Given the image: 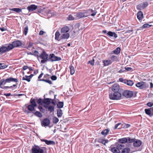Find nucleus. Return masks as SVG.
<instances>
[{
    "label": "nucleus",
    "instance_id": "nucleus-2",
    "mask_svg": "<svg viewBox=\"0 0 153 153\" xmlns=\"http://www.w3.org/2000/svg\"><path fill=\"white\" fill-rule=\"evenodd\" d=\"M121 97V94L119 91L114 92L113 94L111 93L109 94L110 99L112 100H119Z\"/></svg>",
    "mask_w": 153,
    "mask_h": 153
},
{
    "label": "nucleus",
    "instance_id": "nucleus-17",
    "mask_svg": "<svg viewBox=\"0 0 153 153\" xmlns=\"http://www.w3.org/2000/svg\"><path fill=\"white\" fill-rule=\"evenodd\" d=\"M37 6L35 4H31L27 7V10L29 12L33 11L37 8Z\"/></svg>",
    "mask_w": 153,
    "mask_h": 153
},
{
    "label": "nucleus",
    "instance_id": "nucleus-28",
    "mask_svg": "<svg viewBox=\"0 0 153 153\" xmlns=\"http://www.w3.org/2000/svg\"><path fill=\"white\" fill-rule=\"evenodd\" d=\"M111 151L114 153H120V151L118 150L117 147H113L111 149Z\"/></svg>",
    "mask_w": 153,
    "mask_h": 153
},
{
    "label": "nucleus",
    "instance_id": "nucleus-3",
    "mask_svg": "<svg viewBox=\"0 0 153 153\" xmlns=\"http://www.w3.org/2000/svg\"><path fill=\"white\" fill-rule=\"evenodd\" d=\"M12 46L11 45H8L5 46H2L0 48V55L2 54L7 52H8L12 49Z\"/></svg>",
    "mask_w": 153,
    "mask_h": 153
},
{
    "label": "nucleus",
    "instance_id": "nucleus-49",
    "mask_svg": "<svg viewBox=\"0 0 153 153\" xmlns=\"http://www.w3.org/2000/svg\"><path fill=\"white\" fill-rule=\"evenodd\" d=\"M2 85H0V87L1 88H2L4 90L7 89L8 88H12V86H3V87H2Z\"/></svg>",
    "mask_w": 153,
    "mask_h": 153
},
{
    "label": "nucleus",
    "instance_id": "nucleus-45",
    "mask_svg": "<svg viewBox=\"0 0 153 153\" xmlns=\"http://www.w3.org/2000/svg\"><path fill=\"white\" fill-rule=\"evenodd\" d=\"M27 76L25 75V77H23L22 78V80H26L28 82H30V78L29 77H27Z\"/></svg>",
    "mask_w": 153,
    "mask_h": 153
},
{
    "label": "nucleus",
    "instance_id": "nucleus-39",
    "mask_svg": "<svg viewBox=\"0 0 153 153\" xmlns=\"http://www.w3.org/2000/svg\"><path fill=\"white\" fill-rule=\"evenodd\" d=\"M34 115L39 117H42V114L39 111H36L34 113Z\"/></svg>",
    "mask_w": 153,
    "mask_h": 153
},
{
    "label": "nucleus",
    "instance_id": "nucleus-7",
    "mask_svg": "<svg viewBox=\"0 0 153 153\" xmlns=\"http://www.w3.org/2000/svg\"><path fill=\"white\" fill-rule=\"evenodd\" d=\"M74 16L76 19L82 18L88 16L86 11L83 12H79L75 14Z\"/></svg>",
    "mask_w": 153,
    "mask_h": 153
},
{
    "label": "nucleus",
    "instance_id": "nucleus-58",
    "mask_svg": "<svg viewBox=\"0 0 153 153\" xmlns=\"http://www.w3.org/2000/svg\"><path fill=\"white\" fill-rule=\"evenodd\" d=\"M45 82L48 83L49 84H52V82H51V81L50 80L45 79Z\"/></svg>",
    "mask_w": 153,
    "mask_h": 153
},
{
    "label": "nucleus",
    "instance_id": "nucleus-10",
    "mask_svg": "<svg viewBox=\"0 0 153 153\" xmlns=\"http://www.w3.org/2000/svg\"><path fill=\"white\" fill-rule=\"evenodd\" d=\"M133 94L132 91L128 90L124 91L123 93V95L126 98L131 97L132 96Z\"/></svg>",
    "mask_w": 153,
    "mask_h": 153
},
{
    "label": "nucleus",
    "instance_id": "nucleus-35",
    "mask_svg": "<svg viewBox=\"0 0 153 153\" xmlns=\"http://www.w3.org/2000/svg\"><path fill=\"white\" fill-rule=\"evenodd\" d=\"M62 111L61 109H58L57 110V116L58 117H60L62 115Z\"/></svg>",
    "mask_w": 153,
    "mask_h": 153
},
{
    "label": "nucleus",
    "instance_id": "nucleus-31",
    "mask_svg": "<svg viewBox=\"0 0 153 153\" xmlns=\"http://www.w3.org/2000/svg\"><path fill=\"white\" fill-rule=\"evenodd\" d=\"M116 146L118 150H119V151H120L121 150H122L124 148L125 146L123 144L119 143Z\"/></svg>",
    "mask_w": 153,
    "mask_h": 153
},
{
    "label": "nucleus",
    "instance_id": "nucleus-44",
    "mask_svg": "<svg viewBox=\"0 0 153 153\" xmlns=\"http://www.w3.org/2000/svg\"><path fill=\"white\" fill-rule=\"evenodd\" d=\"M37 104L40 105H42L43 103V100L41 99H39L36 101Z\"/></svg>",
    "mask_w": 153,
    "mask_h": 153
},
{
    "label": "nucleus",
    "instance_id": "nucleus-22",
    "mask_svg": "<svg viewBox=\"0 0 153 153\" xmlns=\"http://www.w3.org/2000/svg\"><path fill=\"white\" fill-rule=\"evenodd\" d=\"M137 18L139 20H142L143 17V14L142 12L139 11L137 13Z\"/></svg>",
    "mask_w": 153,
    "mask_h": 153
},
{
    "label": "nucleus",
    "instance_id": "nucleus-26",
    "mask_svg": "<svg viewBox=\"0 0 153 153\" xmlns=\"http://www.w3.org/2000/svg\"><path fill=\"white\" fill-rule=\"evenodd\" d=\"M130 151V148L128 147L124 148L122 150L121 153H129Z\"/></svg>",
    "mask_w": 153,
    "mask_h": 153
},
{
    "label": "nucleus",
    "instance_id": "nucleus-15",
    "mask_svg": "<svg viewBox=\"0 0 153 153\" xmlns=\"http://www.w3.org/2000/svg\"><path fill=\"white\" fill-rule=\"evenodd\" d=\"M120 89V86L118 84H114L112 86V90L114 92L119 91Z\"/></svg>",
    "mask_w": 153,
    "mask_h": 153
},
{
    "label": "nucleus",
    "instance_id": "nucleus-18",
    "mask_svg": "<svg viewBox=\"0 0 153 153\" xmlns=\"http://www.w3.org/2000/svg\"><path fill=\"white\" fill-rule=\"evenodd\" d=\"M40 140L42 142H45L48 145H54L55 143L54 141L51 140H46L40 139Z\"/></svg>",
    "mask_w": 153,
    "mask_h": 153
},
{
    "label": "nucleus",
    "instance_id": "nucleus-33",
    "mask_svg": "<svg viewBox=\"0 0 153 153\" xmlns=\"http://www.w3.org/2000/svg\"><path fill=\"white\" fill-rule=\"evenodd\" d=\"M35 107L32 105H29L27 106V108L29 110L33 111L35 110Z\"/></svg>",
    "mask_w": 153,
    "mask_h": 153
},
{
    "label": "nucleus",
    "instance_id": "nucleus-40",
    "mask_svg": "<svg viewBox=\"0 0 153 153\" xmlns=\"http://www.w3.org/2000/svg\"><path fill=\"white\" fill-rule=\"evenodd\" d=\"M54 107L53 105H50L48 107V110L51 112L54 111Z\"/></svg>",
    "mask_w": 153,
    "mask_h": 153
},
{
    "label": "nucleus",
    "instance_id": "nucleus-34",
    "mask_svg": "<svg viewBox=\"0 0 153 153\" xmlns=\"http://www.w3.org/2000/svg\"><path fill=\"white\" fill-rule=\"evenodd\" d=\"M109 131V130L108 129H105L104 130H103L101 133V134L102 135H104L105 136H106L107 135Z\"/></svg>",
    "mask_w": 153,
    "mask_h": 153
},
{
    "label": "nucleus",
    "instance_id": "nucleus-59",
    "mask_svg": "<svg viewBox=\"0 0 153 153\" xmlns=\"http://www.w3.org/2000/svg\"><path fill=\"white\" fill-rule=\"evenodd\" d=\"M131 126V125L128 124H125V127L126 128H129Z\"/></svg>",
    "mask_w": 153,
    "mask_h": 153
},
{
    "label": "nucleus",
    "instance_id": "nucleus-20",
    "mask_svg": "<svg viewBox=\"0 0 153 153\" xmlns=\"http://www.w3.org/2000/svg\"><path fill=\"white\" fill-rule=\"evenodd\" d=\"M107 35L110 37H112L114 38V39L116 38L117 37V34L114 32H112L111 31H108Z\"/></svg>",
    "mask_w": 153,
    "mask_h": 153
},
{
    "label": "nucleus",
    "instance_id": "nucleus-47",
    "mask_svg": "<svg viewBox=\"0 0 153 153\" xmlns=\"http://www.w3.org/2000/svg\"><path fill=\"white\" fill-rule=\"evenodd\" d=\"M111 59L112 62L117 61L118 60V58L117 56L113 55L112 56L111 58Z\"/></svg>",
    "mask_w": 153,
    "mask_h": 153
},
{
    "label": "nucleus",
    "instance_id": "nucleus-41",
    "mask_svg": "<svg viewBox=\"0 0 153 153\" xmlns=\"http://www.w3.org/2000/svg\"><path fill=\"white\" fill-rule=\"evenodd\" d=\"M64 105V103L62 102H59L57 104V107L59 108H62Z\"/></svg>",
    "mask_w": 153,
    "mask_h": 153
},
{
    "label": "nucleus",
    "instance_id": "nucleus-54",
    "mask_svg": "<svg viewBox=\"0 0 153 153\" xmlns=\"http://www.w3.org/2000/svg\"><path fill=\"white\" fill-rule=\"evenodd\" d=\"M125 70L128 71H131L132 70V69L130 67H125Z\"/></svg>",
    "mask_w": 153,
    "mask_h": 153
},
{
    "label": "nucleus",
    "instance_id": "nucleus-29",
    "mask_svg": "<svg viewBox=\"0 0 153 153\" xmlns=\"http://www.w3.org/2000/svg\"><path fill=\"white\" fill-rule=\"evenodd\" d=\"M60 35V34L59 32L58 31H57L55 34V39L58 41L60 40H61L60 38V39H59Z\"/></svg>",
    "mask_w": 153,
    "mask_h": 153
},
{
    "label": "nucleus",
    "instance_id": "nucleus-9",
    "mask_svg": "<svg viewBox=\"0 0 153 153\" xmlns=\"http://www.w3.org/2000/svg\"><path fill=\"white\" fill-rule=\"evenodd\" d=\"M22 43L20 41L17 40L13 42L12 44H9V45H11L12 46V49L14 47H19L22 45Z\"/></svg>",
    "mask_w": 153,
    "mask_h": 153
},
{
    "label": "nucleus",
    "instance_id": "nucleus-61",
    "mask_svg": "<svg viewBox=\"0 0 153 153\" xmlns=\"http://www.w3.org/2000/svg\"><path fill=\"white\" fill-rule=\"evenodd\" d=\"M121 124L120 123H118L116 124L114 127V129H117L118 126L121 125Z\"/></svg>",
    "mask_w": 153,
    "mask_h": 153
},
{
    "label": "nucleus",
    "instance_id": "nucleus-56",
    "mask_svg": "<svg viewBox=\"0 0 153 153\" xmlns=\"http://www.w3.org/2000/svg\"><path fill=\"white\" fill-rule=\"evenodd\" d=\"M38 108L39 109L40 111L41 112H43L44 111V109L41 106H39L38 107Z\"/></svg>",
    "mask_w": 153,
    "mask_h": 153
},
{
    "label": "nucleus",
    "instance_id": "nucleus-12",
    "mask_svg": "<svg viewBox=\"0 0 153 153\" xmlns=\"http://www.w3.org/2000/svg\"><path fill=\"white\" fill-rule=\"evenodd\" d=\"M88 16L91 15L92 16H94L97 13V11L95 10H93L92 9H89L87 11H86Z\"/></svg>",
    "mask_w": 153,
    "mask_h": 153
},
{
    "label": "nucleus",
    "instance_id": "nucleus-37",
    "mask_svg": "<svg viewBox=\"0 0 153 153\" xmlns=\"http://www.w3.org/2000/svg\"><path fill=\"white\" fill-rule=\"evenodd\" d=\"M30 102L31 104V105L36 107L37 106L36 104V100L35 99H32V98L30 100Z\"/></svg>",
    "mask_w": 153,
    "mask_h": 153
},
{
    "label": "nucleus",
    "instance_id": "nucleus-36",
    "mask_svg": "<svg viewBox=\"0 0 153 153\" xmlns=\"http://www.w3.org/2000/svg\"><path fill=\"white\" fill-rule=\"evenodd\" d=\"M127 143H133L134 141L136 140L135 138H131L129 137H127Z\"/></svg>",
    "mask_w": 153,
    "mask_h": 153
},
{
    "label": "nucleus",
    "instance_id": "nucleus-38",
    "mask_svg": "<svg viewBox=\"0 0 153 153\" xmlns=\"http://www.w3.org/2000/svg\"><path fill=\"white\" fill-rule=\"evenodd\" d=\"M120 48L119 47H117L113 51V53L116 54H118L120 53Z\"/></svg>",
    "mask_w": 153,
    "mask_h": 153
},
{
    "label": "nucleus",
    "instance_id": "nucleus-32",
    "mask_svg": "<svg viewBox=\"0 0 153 153\" xmlns=\"http://www.w3.org/2000/svg\"><path fill=\"white\" fill-rule=\"evenodd\" d=\"M104 65V66H106L111 64L112 63V62L111 60H104L103 61Z\"/></svg>",
    "mask_w": 153,
    "mask_h": 153
},
{
    "label": "nucleus",
    "instance_id": "nucleus-14",
    "mask_svg": "<svg viewBox=\"0 0 153 153\" xmlns=\"http://www.w3.org/2000/svg\"><path fill=\"white\" fill-rule=\"evenodd\" d=\"M50 123V121L48 118H45L43 119L42 122V126H48Z\"/></svg>",
    "mask_w": 153,
    "mask_h": 153
},
{
    "label": "nucleus",
    "instance_id": "nucleus-1",
    "mask_svg": "<svg viewBox=\"0 0 153 153\" xmlns=\"http://www.w3.org/2000/svg\"><path fill=\"white\" fill-rule=\"evenodd\" d=\"M39 57L42 59L41 61V62L42 64L45 63L49 61V55L44 51H42Z\"/></svg>",
    "mask_w": 153,
    "mask_h": 153
},
{
    "label": "nucleus",
    "instance_id": "nucleus-46",
    "mask_svg": "<svg viewBox=\"0 0 153 153\" xmlns=\"http://www.w3.org/2000/svg\"><path fill=\"white\" fill-rule=\"evenodd\" d=\"M59 119L55 117H54L53 118V122L54 123L56 124L59 121Z\"/></svg>",
    "mask_w": 153,
    "mask_h": 153
},
{
    "label": "nucleus",
    "instance_id": "nucleus-27",
    "mask_svg": "<svg viewBox=\"0 0 153 153\" xmlns=\"http://www.w3.org/2000/svg\"><path fill=\"white\" fill-rule=\"evenodd\" d=\"M124 83L130 86L134 84L132 80H125Z\"/></svg>",
    "mask_w": 153,
    "mask_h": 153
},
{
    "label": "nucleus",
    "instance_id": "nucleus-11",
    "mask_svg": "<svg viewBox=\"0 0 153 153\" xmlns=\"http://www.w3.org/2000/svg\"><path fill=\"white\" fill-rule=\"evenodd\" d=\"M148 5V3L147 2H143L142 4L138 5L137 6V9L142 10L145 9Z\"/></svg>",
    "mask_w": 153,
    "mask_h": 153
},
{
    "label": "nucleus",
    "instance_id": "nucleus-5",
    "mask_svg": "<svg viewBox=\"0 0 153 153\" xmlns=\"http://www.w3.org/2000/svg\"><path fill=\"white\" fill-rule=\"evenodd\" d=\"M6 81V82L9 83L11 82H18V80L16 78H13L12 77H10L6 79H1L0 81V85H2L3 83Z\"/></svg>",
    "mask_w": 153,
    "mask_h": 153
},
{
    "label": "nucleus",
    "instance_id": "nucleus-50",
    "mask_svg": "<svg viewBox=\"0 0 153 153\" xmlns=\"http://www.w3.org/2000/svg\"><path fill=\"white\" fill-rule=\"evenodd\" d=\"M108 142V140H102L100 143H101L102 144L104 145H106V143H107Z\"/></svg>",
    "mask_w": 153,
    "mask_h": 153
},
{
    "label": "nucleus",
    "instance_id": "nucleus-21",
    "mask_svg": "<svg viewBox=\"0 0 153 153\" xmlns=\"http://www.w3.org/2000/svg\"><path fill=\"white\" fill-rule=\"evenodd\" d=\"M70 36L69 33H62L60 36V39H67Z\"/></svg>",
    "mask_w": 153,
    "mask_h": 153
},
{
    "label": "nucleus",
    "instance_id": "nucleus-51",
    "mask_svg": "<svg viewBox=\"0 0 153 153\" xmlns=\"http://www.w3.org/2000/svg\"><path fill=\"white\" fill-rule=\"evenodd\" d=\"M94 59H93L92 60L89 61L88 62V63H90L92 65H93L94 64Z\"/></svg>",
    "mask_w": 153,
    "mask_h": 153
},
{
    "label": "nucleus",
    "instance_id": "nucleus-62",
    "mask_svg": "<svg viewBox=\"0 0 153 153\" xmlns=\"http://www.w3.org/2000/svg\"><path fill=\"white\" fill-rule=\"evenodd\" d=\"M28 68V67L27 65H25L23 67V69L25 70Z\"/></svg>",
    "mask_w": 153,
    "mask_h": 153
},
{
    "label": "nucleus",
    "instance_id": "nucleus-42",
    "mask_svg": "<svg viewBox=\"0 0 153 153\" xmlns=\"http://www.w3.org/2000/svg\"><path fill=\"white\" fill-rule=\"evenodd\" d=\"M70 70L71 74L73 75L75 73V70L74 67L73 66H71L70 67Z\"/></svg>",
    "mask_w": 153,
    "mask_h": 153
},
{
    "label": "nucleus",
    "instance_id": "nucleus-53",
    "mask_svg": "<svg viewBox=\"0 0 153 153\" xmlns=\"http://www.w3.org/2000/svg\"><path fill=\"white\" fill-rule=\"evenodd\" d=\"M33 55L38 56L39 55V53L38 51H34Z\"/></svg>",
    "mask_w": 153,
    "mask_h": 153
},
{
    "label": "nucleus",
    "instance_id": "nucleus-24",
    "mask_svg": "<svg viewBox=\"0 0 153 153\" xmlns=\"http://www.w3.org/2000/svg\"><path fill=\"white\" fill-rule=\"evenodd\" d=\"M152 26H153V25L146 23L140 27L138 30H142V29L149 28Z\"/></svg>",
    "mask_w": 153,
    "mask_h": 153
},
{
    "label": "nucleus",
    "instance_id": "nucleus-30",
    "mask_svg": "<svg viewBox=\"0 0 153 153\" xmlns=\"http://www.w3.org/2000/svg\"><path fill=\"white\" fill-rule=\"evenodd\" d=\"M9 10H10L15 11L17 13L21 12L22 11V9L19 8H10Z\"/></svg>",
    "mask_w": 153,
    "mask_h": 153
},
{
    "label": "nucleus",
    "instance_id": "nucleus-43",
    "mask_svg": "<svg viewBox=\"0 0 153 153\" xmlns=\"http://www.w3.org/2000/svg\"><path fill=\"white\" fill-rule=\"evenodd\" d=\"M28 30V27L27 25L25 26L23 30V32L25 35L26 36L27 34Z\"/></svg>",
    "mask_w": 153,
    "mask_h": 153
},
{
    "label": "nucleus",
    "instance_id": "nucleus-4",
    "mask_svg": "<svg viewBox=\"0 0 153 153\" xmlns=\"http://www.w3.org/2000/svg\"><path fill=\"white\" fill-rule=\"evenodd\" d=\"M32 153H44V150L38 146L34 145L32 148Z\"/></svg>",
    "mask_w": 153,
    "mask_h": 153
},
{
    "label": "nucleus",
    "instance_id": "nucleus-25",
    "mask_svg": "<svg viewBox=\"0 0 153 153\" xmlns=\"http://www.w3.org/2000/svg\"><path fill=\"white\" fill-rule=\"evenodd\" d=\"M51 99L50 98H45L43 100V103L47 105H49L51 102Z\"/></svg>",
    "mask_w": 153,
    "mask_h": 153
},
{
    "label": "nucleus",
    "instance_id": "nucleus-57",
    "mask_svg": "<svg viewBox=\"0 0 153 153\" xmlns=\"http://www.w3.org/2000/svg\"><path fill=\"white\" fill-rule=\"evenodd\" d=\"M126 80L124 79L123 78H120L119 79V81L120 82H123L124 83L125 82V81Z\"/></svg>",
    "mask_w": 153,
    "mask_h": 153
},
{
    "label": "nucleus",
    "instance_id": "nucleus-19",
    "mask_svg": "<svg viewBox=\"0 0 153 153\" xmlns=\"http://www.w3.org/2000/svg\"><path fill=\"white\" fill-rule=\"evenodd\" d=\"M70 30L69 28L67 26H65L62 27L61 30V33L62 34V33H67Z\"/></svg>",
    "mask_w": 153,
    "mask_h": 153
},
{
    "label": "nucleus",
    "instance_id": "nucleus-48",
    "mask_svg": "<svg viewBox=\"0 0 153 153\" xmlns=\"http://www.w3.org/2000/svg\"><path fill=\"white\" fill-rule=\"evenodd\" d=\"M75 18L73 17V16L71 15H69L68 17L67 18V19L68 20H73Z\"/></svg>",
    "mask_w": 153,
    "mask_h": 153
},
{
    "label": "nucleus",
    "instance_id": "nucleus-13",
    "mask_svg": "<svg viewBox=\"0 0 153 153\" xmlns=\"http://www.w3.org/2000/svg\"><path fill=\"white\" fill-rule=\"evenodd\" d=\"M145 111L146 114L150 117L153 116V107L149 109H145Z\"/></svg>",
    "mask_w": 153,
    "mask_h": 153
},
{
    "label": "nucleus",
    "instance_id": "nucleus-52",
    "mask_svg": "<svg viewBox=\"0 0 153 153\" xmlns=\"http://www.w3.org/2000/svg\"><path fill=\"white\" fill-rule=\"evenodd\" d=\"M146 105L149 107H152L153 105V103L152 102H148Z\"/></svg>",
    "mask_w": 153,
    "mask_h": 153
},
{
    "label": "nucleus",
    "instance_id": "nucleus-8",
    "mask_svg": "<svg viewBox=\"0 0 153 153\" xmlns=\"http://www.w3.org/2000/svg\"><path fill=\"white\" fill-rule=\"evenodd\" d=\"M136 86L140 89L146 88L148 87L149 85L143 82H141L136 84Z\"/></svg>",
    "mask_w": 153,
    "mask_h": 153
},
{
    "label": "nucleus",
    "instance_id": "nucleus-63",
    "mask_svg": "<svg viewBox=\"0 0 153 153\" xmlns=\"http://www.w3.org/2000/svg\"><path fill=\"white\" fill-rule=\"evenodd\" d=\"M4 95L6 96H9L11 95V94L10 93H4Z\"/></svg>",
    "mask_w": 153,
    "mask_h": 153
},
{
    "label": "nucleus",
    "instance_id": "nucleus-60",
    "mask_svg": "<svg viewBox=\"0 0 153 153\" xmlns=\"http://www.w3.org/2000/svg\"><path fill=\"white\" fill-rule=\"evenodd\" d=\"M7 67V66L6 65H4L3 66H1L0 67V69H4L6 68Z\"/></svg>",
    "mask_w": 153,
    "mask_h": 153
},
{
    "label": "nucleus",
    "instance_id": "nucleus-16",
    "mask_svg": "<svg viewBox=\"0 0 153 153\" xmlns=\"http://www.w3.org/2000/svg\"><path fill=\"white\" fill-rule=\"evenodd\" d=\"M142 142L140 140H135L133 143V146L134 147H138L140 146Z\"/></svg>",
    "mask_w": 153,
    "mask_h": 153
},
{
    "label": "nucleus",
    "instance_id": "nucleus-64",
    "mask_svg": "<svg viewBox=\"0 0 153 153\" xmlns=\"http://www.w3.org/2000/svg\"><path fill=\"white\" fill-rule=\"evenodd\" d=\"M124 71H125V70H123V69H121L119 71H118V72L120 73H121L123 72Z\"/></svg>",
    "mask_w": 153,
    "mask_h": 153
},
{
    "label": "nucleus",
    "instance_id": "nucleus-23",
    "mask_svg": "<svg viewBox=\"0 0 153 153\" xmlns=\"http://www.w3.org/2000/svg\"><path fill=\"white\" fill-rule=\"evenodd\" d=\"M127 137H123L118 140V142L121 143L125 144L127 143Z\"/></svg>",
    "mask_w": 153,
    "mask_h": 153
},
{
    "label": "nucleus",
    "instance_id": "nucleus-55",
    "mask_svg": "<svg viewBox=\"0 0 153 153\" xmlns=\"http://www.w3.org/2000/svg\"><path fill=\"white\" fill-rule=\"evenodd\" d=\"M51 79L53 80H55L57 79V77L55 76H52L51 77Z\"/></svg>",
    "mask_w": 153,
    "mask_h": 153
},
{
    "label": "nucleus",
    "instance_id": "nucleus-6",
    "mask_svg": "<svg viewBox=\"0 0 153 153\" xmlns=\"http://www.w3.org/2000/svg\"><path fill=\"white\" fill-rule=\"evenodd\" d=\"M61 59L60 57L55 56L54 54L52 53L50 54L49 57L48 61L51 62L60 61Z\"/></svg>",
    "mask_w": 153,
    "mask_h": 153
}]
</instances>
